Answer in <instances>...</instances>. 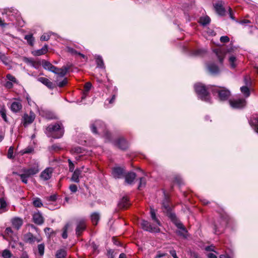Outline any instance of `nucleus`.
Instances as JSON below:
<instances>
[{
	"label": "nucleus",
	"instance_id": "obj_1",
	"mask_svg": "<svg viewBox=\"0 0 258 258\" xmlns=\"http://www.w3.org/2000/svg\"><path fill=\"white\" fill-rule=\"evenodd\" d=\"M150 213L151 219L154 223L152 225L148 221L143 220L141 223L142 227L147 231L158 232L160 231L159 226L161 225V224L156 216V211L153 208H151Z\"/></svg>",
	"mask_w": 258,
	"mask_h": 258
},
{
	"label": "nucleus",
	"instance_id": "obj_2",
	"mask_svg": "<svg viewBox=\"0 0 258 258\" xmlns=\"http://www.w3.org/2000/svg\"><path fill=\"white\" fill-rule=\"evenodd\" d=\"M46 134H47L48 136L55 139L61 138L64 134V128L62 124L58 122L55 124H49L46 128Z\"/></svg>",
	"mask_w": 258,
	"mask_h": 258
},
{
	"label": "nucleus",
	"instance_id": "obj_3",
	"mask_svg": "<svg viewBox=\"0 0 258 258\" xmlns=\"http://www.w3.org/2000/svg\"><path fill=\"white\" fill-rule=\"evenodd\" d=\"M194 88L200 99L207 102H211L210 94L205 85L201 83H197L195 85Z\"/></svg>",
	"mask_w": 258,
	"mask_h": 258
},
{
	"label": "nucleus",
	"instance_id": "obj_4",
	"mask_svg": "<svg viewBox=\"0 0 258 258\" xmlns=\"http://www.w3.org/2000/svg\"><path fill=\"white\" fill-rule=\"evenodd\" d=\"M39 168L38 164H36L33 167H31L28 169H24L23 170V173L19 174V176L22 181L27 184L28 183V179L31 176L37 174L39 172Z\"/></svg>",
	"mask_w": 258,
	"mask_h": 258
},
{
	"label": "nucleus",
	"instance_id": "obj_5",
	"mask_svg": "<svg viewBox=\"0 0 258 258\" xmlns=\"http://www.w3.org/2000/svg\"><path fill=\"white\" fill-rule=\"evenodd\" d=\"M91 131L94 134H104L107 136L108 132L106 130L104 123L101 120H97L90 124Z\"/></svg>",
	"mask_w": 258,
	"mask_h": 258
},
{
	"label": "nucleus",
	"instance_id": "obj_6",
	"mask_svg": "<svg viewBox=\"0 0 258 258\" xmlns=\"http://www.w3.org/2000/svg\"><path fill=\"white\" fill-rule=\"evenodd\" d=\"M8 14L4 10H0V26L4 28L7 25L10 24L9 21H13L14 17L13 14Z\"/></svg>",
	"mask_w": 258,
	"mask_h": 258
},
{
	"label": "nucleus",
	"instance_id": "obj_7",
	"mask_svg": "<svg viewBox=\"0 0 258 258\" xmlns=\"http://www.w3.org/2000/svg\"><path fill=\"white\" fill-rule=\"evenodd\" d=\"M212 91L213 93H218L219 99L220 101L227 100L230 96V92L225 88L215 87Z\"/></svg>",
	"mask_w": 258,
	"mask_h": 258
},
{
	"label": "nucleus",
	"instance_id": "obj_8",
	"mask_svg": "<svg viewBox=\"0 0 258 258\" xmlns=\"http://www.w3.org/2000/svg\"><path fill=\"white\" fill-rule=\"evenodd\" d=\"M229 103L233 108L241 109L246 106V101L243 98L233 99L229 100Z\"/></svg>",
	"mask_w": 258,
	"mask_h": 258
},
{
	"label": "nucleus",
	"instance_id": "obj_9",
	"mask_svg": "<svg viewBox=\"0 0 258 258\" xmlns=\"http://www.w3.org/2000/svg\"><path fill=\"white\" fill-rule=\"evenodd\" d=\"M35 118V113L31 111L29 113H25L22 117V123L26 127L28 124L32 123Z\"/></svg>",
	"mask_w": 258,
	"mask_h": 258
},
{
	"label": "nucleus",
	"instance_id": "obj_10",
	"mask_svg": "<svg viewBox=\"0 0 258 258\" xmlns=\"http://www.w3.org/2000/svg\"><path fill=\"white\" fill-rule=\"evenodd\" d=\"M112 175L115 178H121L124 176V170L120 167H115L112 169Z\"/></svg>",
	"mask_w": 258,
	"mask_h": 258
},
{
	"label": "nucleus",
	"instance_id": "obj_11",
	"mask_svg": "<svg viewBox=\"0 0 258 258\" xmlns=\"http://www.w3.org/2000/svg\"><path fill=\"white\" fill-rule=\"evenodd\" d=\"M14 101H13L10 105V109L13 112H18L22 108V105L20 100L17 99H14Z\"/></svg>",
	"mask_w": 258,
	"mask_h": 258
},
{
	"label": "nucleus",
	"instance_id": "obj_12",
	"mask_svg": "<svg viewBox=\"0 0 258 258\" xmlns=\"http://www.w3.org/2000/svg\"><path fill=\"white\" fill-rule=\"evenodd\" d=\"M23 61L26 63L28 65L33 67L35 69H38L40 66L41 62L38 60H35L32 58H28L24 57L23 58Z\"/></svg>",
	"mask_w": 258,
	"mask_h": 258
},
{
	"label": "nucleus",
	"instance_id": "obj_13",
	"mask_svg": "<svg viewBox=\"0 0 258 258\" xmlns=\"http://www.w3.org/2000/svg\"><path fill=\"white\" fill-rule=\"evenodd\" d=\"M53 169L52 168L48 167L44 170L40 174V177L43 180H47L49 179L53 173Z\"/></svg>",
	"mask_w": 258,
	"mask_h": 258
},
{
	"label": "nucleus",
	"instance_id": "obj_14",
	"mask_svg": "<svg viewBox=\"0 0 258 258\" xmlns=\"http://www.w3.org/2000/svg\"><path fill=\"white\" fill-rule=\"evenodd\" d=\"M165 213L176 227H181L182 226V223L177 219L175 214L171 212V210L169 212H166Z\"/></svg>",
	"mask_w": 258,
	"mask_h": 258
},
{
	"label": "nucleus",
	"instance_id": "obj_15",
	"mask_svg": "<svg viewBox=\"0 0 258 258\" xmlns=\"http://www.w3.org/2000/svg\"><path fill=\"white\" fill-rule=\"evenodd\" d=\"M214 8L216 12L220 16H224L225 14V9L223 7V2L219 1L214 5Z\"/></svg>",
	"mask_w": 258,
	"mask_h": 258
},
{
	"label": "nucleus",
	"instance_id": "obj_16",
	"mask_svg": "<svg viewBox=\"0 0 258 258\" xmlns=\"http://www.w3.org/2000/svg\"><path fill=\"white\" fill-rule=\"evenodd\" d=\"M115 146L121 150H125L128 147V143L124 138H119L115 142Z\"/></svg>",
	"mask_w": 258,
	"mask_h": 258
},
{
	"label": "nucleus",
	"instance_id": "obj_17",
	"mask_svg": "<svg viewBox=\"0 0 258 258\" xmlns=\"http://www.w3.org/2000/svg\"><path fill=\"white\" fill-rule=\"evenodd\" d=\"M25 239L27 242L30 244H33L35 242H39L40 241V239L34 236L31 233H28L25 235Z\"/></svg>",
	"mask_w": 258,
	"mask_h": 258
},
{
	"label": "nucleus",
	"instance_id": "obj_18",
	"mask_svg": "<svg viewBox=\"0 0 258 258\" xmlns=\"http://www.w3.org/2000/svg\"><path fill=\"white\" fill-rule=\"evenodd\" d=\"M164 194V199L162 201V208L163 209V212L165 213L166 212H169L171 210V208L169 205V198L168 196H166L165 193Z\"/></svg>",
	"mask_w": 258,
	"mask_h": 258
},
{
	"label": "nucleus",
	"instance_id": "obj_19",
	"mask_svg": "<svg viewBox=\"0 0 258 258\" xmlns=\"http://www.w3.org/2000/svg\"><path fill=\"white\" fill-rule=\"evenodd\" d=\"M33 219L34 222L38 225H41L44 222V218L39 212L33 214Z\"/></svg>",
	"mask_w": 258,
	"mask_h": 258
},
{
	"label": "nucleus",
	"instance_id": "obj_20",
	"mask_svg": "<svg viewBox=\"0 0 258 258\" xmlns=\"http://www.w3.org/2000/svg\"><path fill=\"white\" fill-rule=\"evenodd\" d=\"M82 173V170L81 169L77 168L73 172L72 176L71 177V181L79 183L80 181L79 177H81V174Z\"/></svg>",
	"mask_w": 258,
	"mask_h": 258
},
{
	"label": "nucleus",
	"instance_id": "obj_21",
	"mask_svg": "<svg viewBox=\"0 0 258 258\" xmlns=\"http://www.w3.org/2000/svg\"><path fill=\"white\" fill-rule=\"evenodd\" d=\"M42 64L43 68L45 70H48L51 72H54L56 69V67L52 65L49 61H46L45 60H43L42 61Z\"/></svg>",
	"mask_w": 258,
	"mask_h": 258
},
{
	"label": "nucleus",
	"instance_id": "obj_22",
	"mask_svg": "<svg viewBox=\"0 0 258 258\" xmlns=\"http://www.w3.org/2000/svg\"><path fill=\"white\" fill-rule=\"evenodd\" d=\"M11 222L13 227H14L16 230H18L23 224L22 220L18 217H16L12 219Z\"/></svg>",
	"mask_w": 258,
	"mask_h": 258
},
{
	"label": "nucleus",
	"instance_id": "obj_23",
	"mask_svg": "<svg viewBox=\"0 0 258 258\" xmlns=\"http://www.w3.org/2000/svg\"><path fill=\"white\" fill-rule=\"evenodd\" d=\"M86 229V224L84 221H80L79 223L78 224L76 231V234L78 236H80L82 232L85 230Z\"/></svg>",
	"mask_w": 258,
	"mask_h": 258
},
{
	"label": "nucleus",
	"instance_id": "obj_24",
	"mask_svg": "<svg viewBox=\"0 0 258 258\" xmlns=\"http://www.w3.org/2000/svg\"><path fill=\"white\" fill-rule=\"evenodd\" d=\"M47 51L48 46L47 45H45L42 47V48L32 51V53L34 56H40L45 54Z\"/></svg>",
	"mask_w": 258,
	"mask_h": 258
},
{
	"label": "nucleus",
	"instance_id": "obj_25",
	"mask_svg": "<svg viewBox=\"0 0 258 258\" xmlns=\"http://www.w3.org/2000/svg\"><path fill=\"white\" fill-rule=\"evenodd\" d=\"M209 71L213 75H216L219 72L218 67L214 63H211L207 66Z\"/></svg>",
	"mask_w": 258,
	"mask_h": 258
},
{
	"label": "nucleus",
	"instance_id": "obj_26",
	"mask_svg": "<svg viewBox=\"0 0 258 258\" xmlns=\"http://www.w3.org/2000/svg\"><path fill=\"white\" fill-rule=\"evenodd\" d=\"M124 176L125 182L128 184H132L136 177V174L134 172H130Z\"/></svg>",
	"mask_w": 258,
	"mask_h": 258
},
{
	"label": "nucleus",
	"instance_id": "obj_27",
	"mask_svg": "<svg viewBox=\"0 0 258 258\" xmlns=\"http://www.w3.org/2000/svg\"><path fill=\"white\" fill-rule=\"evenodd\" d=\"M37 80L47 86L48 88L52 89L53 88V84L47 78L44 77L38 78Z\"/></svg>",
	"mask_w": 258,
	"mask_h": 258
},
{
	"label": "nucleus",
	"instance_id": "obj_28",
	"mask_svg": "<svg viewBox=\"0 0 258 258\" xmlns=\"http://www.w3.org/2000/svg\"><path fill=\"white\" fill-rule=\"evenodd\" d=\"M130 204L127 197H123L118 203V206L120 208H126Z\"/></svg>",
	"mask_w": 258,
	"mask_h": 258
},
{
	"label": "nucleus",
	"instance_id": "obj_29",
	"mask_svg": "<svg viewBox=\"0 0 258 258\" xmlns=\"http://www.w3.org/2000/svg\"><path fill=\"white\" fill-rule=\"evenodd\" d=\"M92 87V84L90 82L86 83L84 85L83 93L82 96V99H84L88 95V92Z\"/></svg>",
	"mask_w": 258,
	"mask_h": 258
},
{
	"label": "nucleus",
	"instance_id": "obj_30",
	"mask_svg": "<svg viewBox=\"0 0 258 258\" xmlns=\"http://www.w3.org/2000/svg\"><path fill=\"white\" fill-rule=\"evenodd\" d=\"M0 59L6 66H9L11 61L10 58L5 53H0Z\"/></svg>",
	"mask_w": 258,
	"mask_h": 258
},
{
	"label": "nucleus",
	"instance_id": "obj_31",
	"mask_svg": "<svg viewBox=\"0 0 258 258\" xmlns=\"http://www.w3.org/2000/svg\"><path fill=\"white\" fill-rule=\"evenodd\" d=\"M217 57L218 58L219 61L222 63L224 58V53L220 49H216L214 50Z\"/></svg>",
	"mask_w": 258,
	"mask_h": 258
},
{
	"label": "nucleus",
	"instance_id": "obj_32",
	"mask_svg": "<svg viewBox=\"0 0 258 258\" xmlns=\"http://www.w3.org/2000/svg\"><path fill=\"white\" fill-rule=\"evenodd\" d=\"M91 221L94 225H97L100 219V215L98 213L94 212L91 215Z\"/></svg>",
	"mask_w": 258,
	"mask_h": 258
},
{
	"label": "nucleus",
	"instance_id": "obj_33",
	"mask_svg": "<svg viewBox=\"0 0 258 258\" xmlns=\"http://www.w3.org/2000/svg\"><path fill=\"white\" fill-rule=\"evenodd\" d=\"M96 62L97 65V67L104 69L105 68L104 62L102 57L100 55H97L95 56Z\"/></svg>",
	"mask_w": 258,
	"mask_h": 258
},
{
	"label": "nucleus",
	"instance_id": "obj_34",
	"mask_svg": "<svg viewBox=\"0 0 258 258\" xmlns=\"http://www.w3.org/2000/svg\"><path fill=\"white\" fill-rule=\"evenodd\" d=\"M211 19L209 17L206 16L202 17L200 19L199 22L203 25L206 26L210 23Z\"/></svg>",
	"mask_w": 258,
	"mask_h": 258
},
{
	"label": "nucleus",
	"instance_id": "obj_35",
	"mask_svg": "<svg viewBox=\"0 0 258 258\" xmlns=\"http://www.w3.org/2000/svg\"><path fill=\"white\" fill-rule=\"evenodd\" d=\"M67 69H58L56 67V69L53 73L58 75L59 77H64L67 73Z\"/></svg>",
	"mask_w": 258,
	"mask_h": 258
},
{
	"label": "nucleus",
	"instance_id": "obj_36",
	"mask_svg": "<svg viewBox=\"0 0 258 258\" xmlns=\"http://www.w3.org/2000/svg\"><path fill=\"white\" fill-rule=\"evenodd\" d=\"M55 255L56 258H65L67 255V251L64 249L58 250Z\"/></svg>",
	"mask_w": 258,
	"mask_h": 258
},
{
	"label": "nucleus",
	"instance_id": "obj_37",
	"mask_svg": "<svg viewBox=\"0 0 258 258\" xmlns=\"http://www.w3.org/2000/svg\"><path fill=\"white\" fill-rule=\"evenodd\" d=\"M241 93L244 95L245 97L247 98L250 95V91L247 86H242L240 88Z\"/></svg>",
	"mask_w": 258,
	"mask_h": 258
},
{
	"label": "nucleus",
	"instance_id": "obj_38",
	"mask_svg": "<svg viewBox=\"0 0 258 258\" xmlns=\"http://www.w3.org/2000/svg\"><path fill=\"white\" fill-rule=\"evenodd\" d=\"M0 213L6 211L7 203L6 201L3 198L0 199Z\"/></svg>",
	"mask_w": 258,
	"mask_h": 258
},
{
	"label": "nucleus",
	"instance_id": "obj_39",
	"mask_svg": "<svg viewBox=\"0 0 258 258\" xmlns=\"http://www.w3.org/2000/svg\"><path fill=\"white\" fill-rule=\"evenodd\" d=\"M25 39H26L27 41V43L31 46H33L34 42V38L33 37L32 35H26L24 37Z\"/></svg>",
	"mask_w": 258,
	"mask_h": 258
},
{
	"label": "nucleus",
	"instance_id": "obj_40",
	"mask_svg": "<svg viewBox=\"0 0 258 258\" xmlns=\"http://www.w3.org/2000/svg\"><path fill=\"white\" fill-rule=\"evenodd\" d=\"M0 115L5 121L7 122L8 121L6 114V109L4 106L0 107Z\"/></svg>",
	"mask_w": 258,
	"mask_h": 258
},
{
	"label": "nucleus",
	"instance_id": "obj_41",
	"mask_svg": "<svg viewBox=\"0 0 258 258\" xmlns=\"http://www.w3.org/2000/svg\"><path fill=\"white\" fill-rule=\"evenodd\" d=\"M179 230L177 231V233L178 235H181L183 237H185L186 233H187V230H186L184 226L182 224V226L181 227H177Z\"/></svg>",
	"mask_w": 258,
	"mask_h": 258
},
{
	"label": "nucleus",
	"instance_id": "obj_42",
	"mask_svg": "<svg viewBox=\"0 0 258 258\" xmlns=\"http://www.w3.org/2000/svg\"><path fill=\"white\" fill-rule=\"evenodd\" d=\"M17 237H13L12 238V241L11 242H10V246L12 248H15L18 245H21V243L18 242L17 240Z\"/></svg>",
	"mask_w": 258,
	"mask_h": 258
},
{
	"label": "nucleus",
	"instance_id": "obj_43",
	"mask_svg": "<svg viewBox=\"0 0 258 258\" xmlns=\"http://www.w3.org/2000/svg\"><path fill=\"white\" fill-rule=\"evenodd\" d=\"M33 204L35 207L38 208L42 207L43 205L41 200L38 198L33 199Z\"/></svg>",
	"mask_w": 258,
	"mask_h": 258
},
{
	"label": "nucleus",
	"instance_id": "obj_44",
	"mask_svg": "<svg viewBox=\"0 0 258 258\" xmlns=\"http://www.w3.org/2000/svg\"><path fill=\"white\" fill-rule=\"evenodd\" d=\"M68 51L70 53L74 55H79L82 57L83 58H85L86 56L83 54L81 53L80 52H78L75 49L71 47H68Z\"/></svg>",
	"mask_w": 258,
	"mask_h": 258
},
{
	"label": "nucleus",
	"instance_id": "obj_45",
	"mask_svg": "<svg viewBox=\"0 0 258 258\" xmlns=\"http://www.w3.org/2000/svg\"><path fill=\"white\" fill-rule=\"evenodd\" d=\"M2 256L3 258H11L12 254L9 250L5 249L2 251Z\"/></svg>",
	"mask_w": 258,
	"mask_h": 258
},
{
	"label": "nucleus",
	"instance_id": "obj_46",
	"mask_svg": "<svg viewBox=\"0 0 258 258\" xmlns=\"http://www.w3.org/2000/svg\"><path fill=\"white\" fill-rule=\"evenodd\" d=\"M146 184V179L144 177H141L140 178V183L138 186V189L139 190H141L143 188H144Z\"/></svg>",
	"mask_w": 258,
	"mask_h": 258
},
{
	"label": "nucleus",
	"instance_id": "obj_47",
	"mask_svg": "<svg viewBox=\"0 0 258 258\" xmlns=\"http://www.w3.org/2000/svg\"><path fill=\"white\" fill-rule=\"evenodd\" d=\"M6 79L7 80L12 82V83H18L16 78L14 76L10 74H8L7 75Z\"/></svg>",
	"mask_w": 258,
	"mask_h": 258
},
{
	"label": "nucleus",
	"instance_id": "obj_48",
	"mask_svg": "<svg viewBox=\"0 0 258 258\" xmlns=\"http://www.w3.org/2000/svg\"><path fill=\"white\" fill-rule=\"evenodd\" d=\"M34 151V149L32 147L29 146L27 147L26 148L24 149V150H22L21 151L22 155L24 154H30L32 153Z\"/></svg>",
	"mask_w": 258,
	"mask_h": 258
},
{
	"label": "nucleus",
	"instance_id": "obj_49",
	"mask_svg": "<svg viewBox=\"0 0 258 258\" xmlns=\"http://www.w3.org/2000/svg\"><path fill=\"white\" fill-rule=\"evenodd\" d=\"M236 60V57L233 55H231L229 58L230 64L232 68H234L236 66V64L235 63Z\"/></svg>",
	"mask_w": 258,
	"mask_h": 258
},
{
	"label": "nucleus",
	"instance_id": "obj_50",
	"mask_svg": "<svg viewBox=\"0 0 258 258\" xmlns=\"http://www.w3.org/2000/svg\"><path fill=\"white\" fill-rule=\"evenodd\" d=\"M70 226L69 224H67L63 228V232L62 233V237L64 239H66L68 237L67 231Z\"/></svg>",
	"mask_w": 258,
	"mask_h": 258
},
{
	"label": "nucleus",
	"instance_id": "obj_51",
	"mask_svg": "<svg viewBox=\"0 0 258 258\" xmlns=\"http://www.w3.org/2000/svg\"><path fill=\"white\" fill-rule=\"evenodd\" d=\"M13 154H14V147L11 146L8 150V154H7V157L9 159H13L14 158V156Z\"/></svg>",
	"mask_w": 258,
	"mask_h": 258
},
{
	"label": "nucleus",
	"instance_id": "obj_52",
	"mask_svg": "<svg viewBox=\"0 0 258 258\" xmlns=\"http://www.w3.org/2000/svg\"><path fill=\"white\" fill-rule=\"evenodd\" d=\"M250 123L254 125V130L258 134V116L253 118V119L251 120Z\"/></svg>",
	"mask_w": 258,
	"mask_h": 258
},
{
	"label": "nucleus",
	"instance_id": "obj_53",
	"mask_svg": "<svg viewBox=\"0 0 258 258\" xmlns=\"http://www.w3.org/2000/svg\"><path fill=\"white\" fill-rule=\"evenodd\" d=\"M214 233L216 234H219L223 231V226L222 227H218L217 225L215 224L214 225Z\"/></svg>",
	"mask_w": 258,
	"mask_h": 258
},
{
	"label": "nucleus",
	"instance_id": "obj_54",
	"mask_svg": "<svg viewBox=\"0 0 258 258\" xmlns=\"http://www.w3.org/2000/svg\"><path fill=\"white\" fill-rule=\"evenodd\" d=\"M83 149L80 147H74L72 149V152L73 153H77V154H80L83 153Z\"/></svg>",
	"mask_w": 258,
	"mask_h": 258
},
{
	"label": "nucleus",
	"instance_id": "obj_55",
	"mask_svg": "<svg viewBox=\"0 0 258 258\" xmlns=\"http://www.w3.org/2000/svg\"><path fill=\"white\" fill-rule=\"evenodd\" d=\"M5 234L8 236H10L11 238H13V235L14 234L13 231L11 227H7L5 230ZM16 236H14V237H16Z\"/></svg>",
	"mask_w": 258,
	"mask_h": 258
},
{
	"label": "nucleus",
	"instance_id": "obj_56",
	"mask_svg": "<svg viewBox=\"0 0 258 258\" xmlns=\"http://www.w3.org/2000/svg\"><path fill=\"white\" fill-rule=\"evenodd\" d=\"M38 250L39 254L42 256L44 254V244H40L38 245Z\"/></svg>",
	"mask_w": 258,
	"mask_h": 258
},
{
	"label": "nucleus",
	"instance_id": "obj_57",
	"mask_svg": "<svg viewBox=\"0 0 258 258\" xmlns=\"http://www.w3.org/2000/svg\"><path fill=\"white\" fill-rule=\"evenodd\" d=\"M50 36V33H45L40 37L41 41H47Z\"/></svg>",
	"mask_w": 258,
	"mask_h": 258
},
{
	"label": "nucleus",
	"instance_id": "obj_58",
	"mask_svg": "<svg viewBox=\"0 0 258 258\" xmlns=\"http://www.w3.org/2000/svg\"><path fill=\"white\" fill-rule=\"evenodd\" d=\"M3 86L7 89H11L13 87V83L7 80L3 84Z\"/></svg>",
	"mask_w": 258,
	"mask_h": 258
},
{
	"label": "nucleus",
	"instance_id": "obj_59",
	"mask_svg": "<svg viewBox=\"0 0 258 258\" xmlns=\"http://www.w3.org/2000/svg\"><path fill=\"white\" fill-rule=\"evenodd\" d=\"M69 165V171L70 172H74L75 171V165L72 161L70 160H68Z\"/></svg>",
	"mask_w": 258,
	"mask_h": 258
},
{
	"label": "nucleus",
	"instance_id": "obj_60",
	"mask_svg": "<svg viewBox=\"0 0 258 258\" xmlns=\"http://www.w3.org/2000/svg\"><path fill=\"white\" fill-rule=\"evenodd\" d=\"M68 83V81L66 78H64L62 81H60L57 83V86L59 87H63L66 86Z\"/></svg>",
	"mask_w": 258,
	"mask_h": 258
},
{
	"label": "nucleus",
	"instance_id": "obj_61",
	"mask_svg": "<svg viewBox=\"0 0 258 258\" xmlns=\"http://www.w3.org/2000/svg\"><path fill=\"white\" fill-rule=\"evenodd\" d=\"M69 189L71 192L75 193L78 190V187L76 185L72 184L70 185Z\"/></svg>",
	"mask_w": 258,
	"mask_h": 258
},
{
	"label": "nucleus",
	"instance_id": "obj_62",
	"mask_svg": "<svg viewBox=\"0 0 258 258\" xmlns=\"http://www.w3.org/2000/svg\"><path fill=\"white\" fill-rule=\"evenodd\" d=\"M220 41L223 43H227L229 41V38L227 36H223L220 37Z\"/></svg>",
	"mask_w": 258,
	"mask_h": 258
},
{
	"label": "nucleus",
	"instance_id": "obj_63",
	"mask_svg": "<svg viewBox=\"0 0 258 258\" xmlns=\"http://www.w3.org/2000/svg\"><path fill=\"white\" fill-rule=\"evenodd\" d=\"M46 199L48 201L54 202L56 200V196L55 195H53L46 197Z\"/></svg>",
	"mask_w": 258,
	"mask_h": 258
},
{
	"label": "nucleus",
	"instance_id": "obj_64",
	"mask_svg": "<svg viewBox=\"0 0 258 258\" xmlns=\"http://www.w3.org/2000/svg\"><path fill=\"white\" fill-rule=\"evenodd\" d=\"M44 232L46 234H50L52 232V230L50 228H46L44 229Z\"/></svg>",
	"mask_w": 258,
	"mask_h": 258
}]
</instances>
